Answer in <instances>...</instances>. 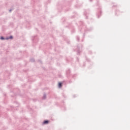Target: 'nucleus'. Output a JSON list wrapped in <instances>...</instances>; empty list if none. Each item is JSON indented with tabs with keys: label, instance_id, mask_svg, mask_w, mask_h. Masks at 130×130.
I'll return each mask as SVG.
<instances>
[{
	"label": "nucleus",
	"instance_id": "nucleus-1",
	"mask_svg": "<svg viewBox=\"0 0 130 130\" xmlns=\"http://www.w3.org/2000/svg\"><path fill=\"white\" fill-rule=\"evenodd\" d=\"M80 26L79 27V29H80V32H85L83 34V38H85V34L86 32H91L92 30H93V27H90V28H87L86 25H84V22L83 21H80Z\"/></svg>",
	"mask_w": 130,
	"mask_h": 130
},
{
	"label": "nucleus",
	"instance_id": "nucleus-2",
	"mask_svg": "<svg viewBox=\"0 0 130 130\" xmlns=\"http://www.w3.org/2000/svg\"><path fill=\"white\" fill-rule=\"evenodd\" d=\"M89 12H90V10H86L84 11L83 15H84L86 17L85 19H88V16H89Z\"/></svg>",
	"mask_w": 130,
	"mask_h": 130
},
{
	"label": "nucleus",
	"instance_id": "nucleus-3",
	"mask_svg": "<svg viewBox=\"0 0 130 130\" xmlns=\"http://www.w3.org/2000/svg\"><path fill=\"white\" fill-rule=\"evenodd\" d=\"M102 15V11H101V9H100L99 12H98L96 14L97 18L99 19L100 17Z\"/></svg>",
	"mask_w": 130,
	"mask_h": 130
},
{
	"label": "nucleus",
	"instance_id": "nucleus-4",
	"mask_svg": "<svg viewBox=\"0 0 130 130\" xmlns=\"http://www.w3.org/2000/svg\"><path fill=\"white\" fill-rule=\"evenodd\" d=\"M77 55H80V53H81V51H80V46H77Z\"/></svg>",
	"mask_w": 130,
	"mask_h": 130
},
{
	"label": "nucleus",
	"instance_id": "nucleus-5",
	"mask_svg": "<svg viewBox=\"0 0 130 130\" xmlns=\"http://www.w3.org/2000/svg\"><path fill=\"white\" fill-rule=\"evenodd\" d=\"M49 123V120H45L43 122V124H48Z\"/></svg>",
	"mask_w": 130,
	"mask_h": 130
},
{
	"label": "nucleus",
	"instance_id": "nucleus-6",
	"mask_svg": "<svg viewBox=\"0 0 130 130\" xmlns=\"http://www.w3.org/2000/svg\"><path fill=\"white\" fill-rule=\"evenodd\" d=\"M14 38V37L13 36H10L9 37H6V40H9V39H13Z\"/></svg>",
	"mask_w": 130,
	"mask_h": 130
},
{
	"label": "nucleus",
	"instance_id": "nucleus-7",
	"mask_svg": "<svg viewBox=\"0 0 130 130\" xmlns=\"http://www.w3.org/2000/svg\"><path fill=\"white\" fill-rule=\"evenodd\" d=\"M58 88H61L62 87V82H59L58 84Z\"/></svg>",
	"mask_w": 130,
	"mask_h": 130
},
{
	"label": "nucleus",
	"instance_id": "nucleus-8",
	"mask_svg": "<svg viewBox=\"0 0 130 130\" xmlns=\"http://www.w3.org/2000/svg\"><path fill=\"white\" fill-rule=\"evenodd\" d=\"M1 40H7V38H5L4 36H1L0 37Z\"/></svg>",
	"mask_w": 130,
	"mask_h": 130
},
{
	"label": "nucleus",
	"instance_id": "nucleus-9",
	"mask_svg": "<svg viewBox=\"0 0 130 130\" xmlns=\"http://www.w3.org/2000/svg\"><path fill=\"white\" fill-rule=\"evenodd\" d=\"M70 74H71V70H68L67 71V76H68V77L70 76Z\"/></svg>",
	"mask_w": 130,
	"mask_h": 130
},
{
	"label": "nucleus",
	"instance_id": "nucleus-10",
	"mask_svg": "<svg viewBox=\"0 0 130 130\" xmlns=\"http://www.w3.org/2000/svg\"><path fill=\"white\" fill-rule=\"evenodd\" d=\"M29 61H30V62H34V61H35V59L32 58L30 59Z\"/></svg>",
	"mask_w": 130,
	"mask_h": 130
},
{
	"label": "nucleus",
	"instance_id": "nucleus-11",
	"mask_svg": "<svg viewBox=\"0 0 130 130\" xmlns=\"http://www.w3.org/2000/svg\"><path fill=\"white\" fill-rule=\"evenodd\" d=\"M43 99H46V93H44Z\"/></svg>",
	"mask_w": 130,
	"mask_h": 130
},
{
	"label": "nucleus",
	"instance_id": "nucleus-12",
	"mask_svg": "<svg viewBox=\"0 0 130 130\" xmlns=\"http://www.w3.org/2000/svg\"><path fill=\"white\" fill-rule=\"evenodd\" d=\"M76 39L78 41H80V37L77 36L76 37Z\"/></svg>",
	"mask_w": 130,
	"mask_h": 130
},
{
	"label": "nucleus",
	"instance_id": "nucleus-13",
	"mask_svg": "<svg viewBox=\"0 0 130 130\" xmlns=\"http://www.w3.org/2000/svg\"><path fill=\"white\" fill-rule=\"evenodd\" d=\"M119 10H117V11H116V12H115V14H116V15H117V14H118V13H119Z\"/></svg>",
	"mask_w": 130,
	"mask_h": 130
},
{
	"label": "nucleus",
	"instance_id": "nucleus-14",
	"mask_svg": "<svg viewBox=\"0 0 130 130\" xmlns=\"http://www.w3.org/2000/svg\"><path fill=\"white\" fill-rule=\"evenodd\" d=\"M75 29H73V30L71 31L72 34H73V33H75Z\"/></svg>",
	"mask_w": 130,
	"mask_h": 130
},
{
	"label": "nucleus",
	"instance_id": "nucleus-15",
	"mask_svg": "<svg viewBox=\"0 0 130 130\" xmlns=\"http://www.w3.org/2000/svg\"><path fill=\"white\" fill-rule=\"evenodd\" d=\"M75 77H77V75H76V74L72 76L73 78H75Z\"/></svg>",
	"mask_w": 130,
	"mask_h": 130
},
{
	"label": "nucleus",
	"instance_id": "nucleus-16",
	"mask_svg": "<svg viewBox=\"0 0 130 130\" xmlns=\"http://www.w3.org/2000/svg\"><path fill=\"white\" fill-rule=\"evenodd\" d=\"M86 60H87V61H90V60L89 59H88L87 57L85 58Z\"/></svg>",
	"mask_w": 130,
	"mask_h": 130
},
{
	"label": "nucleus",
	"instance_id": "nucleus-17",
	"mask_svg": "<svg viewBox=\"0 0 130 130\" xmlns=\"http://www.w3.org/2000/svg\"><path fill=\"white\" fill-rule=\"evenodd\" d=\"M13 11V9L9 10V12H12Z\"/></svg>",
	"mask_w": 130,
	"mask_h": 130
},
{
	"label": "nucleus",
	"instance_id": "nucleus-18",
	"mask_svg": "<svg viewBox=\"0 0 130 130\" xmlns=\"http://www.w3.org/2000/svg\"><path fill=\"white\" fill-rule=\"evenodd\" d=\"M76 97H77V95H74V98H76Z\"/></svg>",
	"mask_w": 130,
	"mask_h": 130
},
{
	"label": "nucleus",
	"instance_id": "nucleus-19",
	"mask_svg": "<svg viewBox=\"0 0 130 130\" xmlns=\"http://www.w3.org/2000/svg\"><path fill=\"white\" fill-rule=\"evenodd\" d=\"M89 1L90 2V3H92V2H93V0H89Z\"/></svg>",
	"mask_w": 130,
	"mask_h": 130
},
{
	"label": "nucleus",
	"instance_id": "nucleus-20",
	"mask_svg": "<svg viewBox=\"0 0 130 130\" xmlns=\"http://www.w3.org/2000/svg\"><path fill=\"white\" fill-rule=\"evenodd\" d=\"M77 60L78 61H79V58H77Z\"/></svg>",
	"mask_w": 130,
	"mask_h": 130
},
{
	"label": "nucleus",
	"instance_id": "nucleus-21",
	"mask_svg": "<svg viewBox=\"0 0 130 130\" xmlns=\"http://www.w3.org/2000/svg\"><path fill=\"white\" fill-rule=\"evenodd\" d=\"M32 41H34V40H35V39H32Z\"/></svg>",
	"mask_w": 130,
	"mask_h": 130
},
{
	"label": "nucleus",
	"instance_id": "nucleus-22",
	"mask_svg": "<svg viewBox=\"0 0 130 130\" xmlns=\"http://www.w3.org/2000/svg\"><path fill=\"white\" fill-rule=\"evenodd\" d=\"M39 61H40L41 63H42V62L40 60H39Z\"/></svg>",
	"mask_w": 130,
	"mask_h": 130
},
{
	"label": "nucleus",
	"instance_id": "nucleus-23",
	"mask_svg": "<svg viewBox=\"0 0 130 130\" xmlns=\"http://www.w3.org/2000/svg\"><path fill=\"white\" fill-rule=\"evenodd\" d=\"M69 83H70V84H71V83H72V81H69Z\"/></svg>",
	"mask_w": 130,
	"mask_h": 130
},
{
	"label": "nucleus",
	"instance_id": "nucleus-24",
	"mask_svg": "<svg viewBox=\"0 0 130 130\" xmlns=\"http://www.w3.org/2000/svg\"><path fill=\"white\" fill-rule=\"evenodd\" d=\"M68 11H69V9H68L67 10H66V12H68Z\"/></svg>",
	"mask_w": 130,
	"mask_h": 130
},
{
	"label": "nucleus",
	"instance_id": "nucleus-25",
	"mask_svg": "<svg viewBox=\"0 0 130 130\" xmlns=\"http://www.w3.org/2000/svg\"><path fill=\"white\" fill-rule=\"evenodd\" d=\"M36 37H37V36H35L34 37V38H35Z\"/></svg>",
	"mask_w": 130,
	"mask_h": 130
},
{
	"label": "nucleus",
	"instance_id": "nucleus-26",
	"mask_svg": "<svg viewBox=\"0 0 130 130\" xmlns=\"http://www.w3.org/2000/svg\"><path fill=\"white\" fill-rule=\"evenodd\" d=\"M68 44H70V42H68Z\"/></svg>",
	"mask_w": 130,
	"mask_h": 130
},
{
	"label": "nucleus",
	"instance_id": "nucleus-27",
	"mask_svg": "<svg viewBox=\"0 0 130 130\" xmlns=\"http://www.w3.org/2000/svg\"><path fill=\"white\" fill-rule=\"evenodd\" d=\"M113 7H116V6L114 5Z\"/></svg>",
	"mask_w": 130,
	"mask_h": 130
},
{
	"label": "nucleus",
	"instance_id": "nucleus-28",
	"mask_svg": "<svg viewBox=\"0 0 130 130\" xmlns=\"http://www.w3.org/2000/svg\"><path fill=\"white\" fill-rule=\"evenodd\" d=\"M80 45L82 46V47H83V46L82 45Z\"/></svg>",
	"mask_w": 130,
	"mask_h": 130
},
{
	"label": "nucleus",
	"instance_id": "nucleus-29",
	"mask_svg": "<svg viewBox=\"0 0 130 130\" xmlns=\"http://www.w3.org/2000/svg\"><path fill=\"white\" fill-rule=\"evenodd\" d=\"M30 110H32V109H31V108H30Z\"/></svg>",
	"mask_w": 130,
	"mask_h": 130
},
{
	"label": "nucleus",
	"instance_id": "nucleus-30",
	"mask_svg": "<svg viewBox=\"0 0 130 130\" xmlns=\"http://www.w3.org/2000/svg\"><path fill=\"white\" fill-rule=\"evenodd\" d=\"M48 3H50V1H49V2Z\"/></svg>",
	"mask_w": 130,
	"mask_h": 130
},
{
	"label": "nucleus",
	"instance_id": "nucleus-31",
	"mask_svg": "<svg viewBox=\"0 0 130 130\" xmlns=\"http://www.w3.org/2000/svg\"><path fill=\"white\" fill-rule=\"evenodd\" d=\"M89 52H91V51H89Z\"/></svg>",
	"mask_w": 130,
	"mask_h": 130
}]
</instances>
